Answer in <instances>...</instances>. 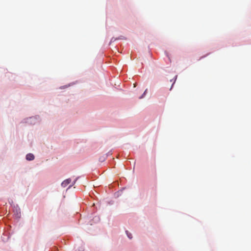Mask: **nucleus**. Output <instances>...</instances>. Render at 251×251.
Wrapping results in <instances>:
<instances>
[{"mask_svg":"<svg viewBox=\"0 0 251 251\" xmlns=\"http://www.w3.org/2000/svg\"><path fill=\"white\" fill-rule=\"evenodd\" d=\"M126 234H127L128 237L129 239H131L132 238L131 234L130 233H128V231H126Z\"/></svg>","mask_w":251,"mask_h":251,"instance_id":"3","label":"nucleus"},{"mask_svg":"<svg viewBox=\"0 0 251 251\" xmlns=\"http://www.w3.org/2000/svg\"><path fill=\"white\" fill-rule=\"evenodd\" d=\"M26 159L29 161L33 160L34 159V156L32 153H28L26 155Z\"/></svg>","mask_w":251,"mask_h":251,"instance_id":"2","label":"nucleus"},{"mask_svg":"<svg viewBox=\"0 0 251 251\" xmlns=\"http://www.w3.org/2000/svg\"><path fill=\"white\" fill-rule=\"evenodd\" d=\"M71 182V179L70 178L67 179L63 181L61 183V186L63 187H66L69 184H70Z\"/></svg>","mask_w":251,"mask_h":251,"instance_id":"1","label":"nucleus"},{"mask_svg":"<svg viewBox=\"0 0 251 251\" xmlns=\"http://www.w3.org/2000/svg\"><path fill=\"white\" fill-rule=\"evenodd\" d=\"M147 92V89H146V90L145 91V92H144V94H143V95H142L141 97H140L139 98H140V99H142V98H143V97H144V96L145 95H146V94Z\"/></svg>","mask_w":251,"mask_h":251,"instance_id":"4","label":"nucleus"}]
</instances>
